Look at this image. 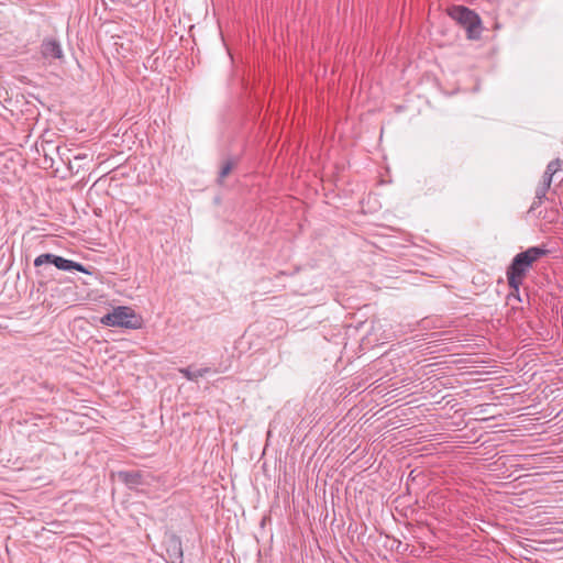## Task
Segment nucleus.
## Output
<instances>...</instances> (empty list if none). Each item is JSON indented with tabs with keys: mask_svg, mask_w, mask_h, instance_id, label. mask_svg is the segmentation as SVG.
<instances>
[{
	"mask_svg": "<svg viewBox=\"0 0 563 563\" xmlns=\"http://www.w3.org/2000/svg\"><path fill=\"white\" fill-rule=\"evenodd\" d=\"M549 189H550V187H547L543 184H539V186L536 189L534 197H537V199H544Z\"/></svg>",
	"mask_w": 563,
	"mask_h": 563,
	"instance_id": "11",
	"label": "nucleus"
},
{
	"mask_svg": "<svg viewBox=\"0 0 563 563\" xmlns=\"http://www.w3.org/2000/svg\"><path fill=\"white\" fill-rule=\"evenodd\" d=\"M562 165H563V162L560 158H555L547 165V170H549L552 175H554L562 168Z\"/></svg>",
	"mask_w": 563,
	"mask_h": 563,
	"instance_id": "10",
	"label": "nucleus"
},
{
	"mask_svg": "<svg viewBox=\"0 0 563 563\" xmlns=\"http://www.w3.org/2000/svg\"><path fill=\"white\" fill-rule=\"evenodd\" d=\"M549 252L550 251L544 246H531L515 255L506 271L511 295L519 294L520 286L523 284V280L529 271L533 267V264L540 258L547 256Z\"/></svg>",
	"mask_w": 563,
	"mask_h": 563,
	"instance_id": "1",
	"label": "nucleus"
},
{
	"mask_svg": "<svg viewBox=\"0 0 563 563\" xmlns=\"http://www.w3.org/2000/svg\"><path fill=\"white\" fill-rule=\"evenodd\" d=\"M236 161L234 159H228L223 163L221 166L220 173H219V181L222 183V180L232 172V169L235 167Z\"/></svg>",
	"mask_w": 563,
	"mask_h": 563,
	"instance_id": "9",
	"label": "nucleus"
},
{
	"mask_svg": "<svg viewBox=\"0 0 563 563\" xmlns=\"http://www.w3.org/2000/svg\"><path fill=\"white\" fill-rule=\"evenodd\" d=\"M120 478L130 487L143 484V475L139 471L121 472Z\"/></svg>",
	"mask_w": 563,
	"mask_h": 563,
	"instance_id": "7",
	"label": "nucleus"
},
{
	"mask_svg": "<svg viewBox=\"0 0 563 563\" xmlns=\"http://www.w3.org/2000/svg\"><path fill=\"white\" fill-rule=\"evenodd\" d=\"M43 264H53L58 269L65 271V272H69V271H77V272H84V273L87 272L82 264L64 258L62 256H58V255H55L52 253L41 254L34 260V266L38 267V266H42Z\"/></svg>",
	"mask_w": 563,
	"mask_h": 563,
	"instance_id": "4",
	"label": "nucleus"
},
{
	"mask_svg": "<svg viewBox=\"0 0 563 563\" xmlns=\"http://www.w3.org/2000/svg\"><path fill=\"white\" fill-rule=\"evenodd\" d=\"M165 545L167 555L172 560V563L184 562L181 539L175 533L168 534L165 540Z\"/></svg>",
	"mask_w": 563,
	"mask_h": 563,
	"instance_id": "5",
	"label": "nucleus"
},
{
	"mask_svg": "<svg viewBox=\"0 0 563 563\" xmlns=\"http://www.w3.org/2000/svg\"><path fill=\"white\" fill-rule=\"evenodd\" d=\"M209 371L210 369L208 367L199 368L195 372H192L190 367L179 368V373H181L188 380H197L198 377L205 376L207 373H209Z\"/></svg>",
	"mask_w": 563,
	"mask_h": 563,
	"instance_id": "8",
	"label": "nucleus"
},
{
	"mask_svg": "<svg viewBox=\"0 0 563 563\" xmlns=\"http://www.w3.org/2000/svg\"><path fill=\"white\" fill-rule=\"evenodd\" d=\"M446 14L466 31L468 40H478L482 32L479 15L467 7L453 4L446 9Z\"/></svg>",
	"mask_w": 563,
	"mask_h": 563,
	"instance_id": "2",
	"label": "nucleus"
},
{
	"mask_svg": "<svg viewBox=\"0 0 563 563\" xmlns=\"http://www.w3.org/2000/svg\"><path fill=\"white\" fill-rule=\"evenodd\" d=\"M554 175H552L549 170L545 169L543 176H542V181L540 184H543L545 185L547 187H550L551 186V183H552V178H553Z\"/></svg>",
	"mask_w": 563,
	"mask_h": 563,
	"instance_id": "12",
	"label": "nucleus"
},
{
	"mask_svg": "<svg viewBox=\"0 0 563 563\" xmlns=\"http://www.w3.org/2000/svg\"><path fill=\"white\" fill-rule=\"evenodd\" d=\"M542 202H543V199H537V197H534L533 202L530 207V211L537 209Z\"/></svg>",
	"mask_w": 563,
	"mask_h": 563,
	"instance_id": "13",
	"label": "nucleus"
},
{
	"mask_svg": "<svg viewBox=\"0 0 563 563\" xmlns=\"http://www.w3.org/2000/svg\"><path fill=\"white\" fill-rule=\"evenodd\" d=\"M41 54L45 59L63 58V49L59 41L53 37H46L41 44Z\"/></svg>",
	"mask_w": 563,
	"mask_h": 563,
	"instance_id": "6",
	"label": "nucleus"
},
{
	"mask_svg": "<svg viewBox=\"0 0 563 563\" xmlns=\"http://www.w3.org/2000/svg\"><path fill=\"white\" fill-rule=\"evenodd\" d=\"M100 322L108 327H120L126 329H139L142 325V318L130 307L119 306L111 312L104 314Z\"/></svg>",
	"mask_w": 563,
	"mask_h": 563,
	"instance_id": "3",
	"label": "nucleus"
}]
</instances>
